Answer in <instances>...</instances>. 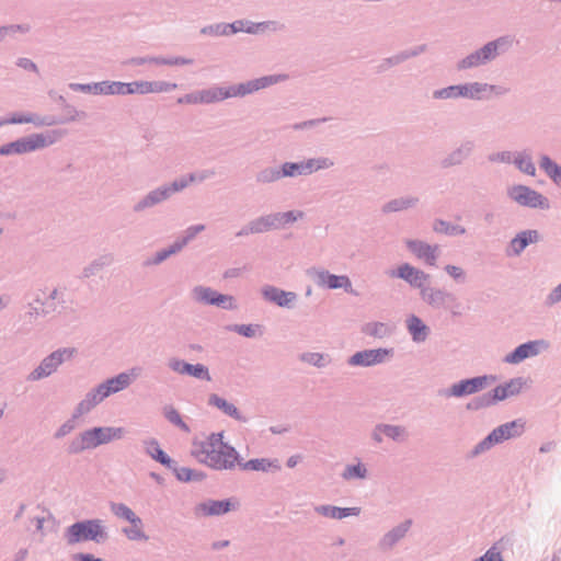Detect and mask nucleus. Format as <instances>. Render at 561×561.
I'll return each instance as SVG.
<instances>
[{
  "mask_svg": "<svg viewBox=\"0 0 561 561\" xmlns=\"http://www.w3.org/2000/svg\"><path fill=\"white\" fill-rule=\"evenodd\" d=\"M525 423L522 420L508 422L495 430L479 445L480 449H486L492 444H497L511 437L518 436L524 431Z\"/></svg>",
  "mask_w": 561,
  "mask_h": 561,
  "instance_id": "obj_7",
  "label": "nucleus"
},
{
  "mask_svg": "<svg viewBox=\"0 0 561 561\" xmlns=\"http://www.w3.org/2000/svg\"><path fill=\"white\" fill-rule=\"evenodd\" d=\"M319 283L322 286H325L331 289L335 288H345L346 290L351 289V282L346 276H337L332 275L327 272L319 273Z\"/></svg>",
  "mask_w": 561,
  "mask_h": 561,
  "instance_id": "obj_21",
  "label": "nucleus"
},
{
  "mask_svg": "<svg viewBox=\"0 0 561 561\" xmlns=\"http://www.w3.org/2000/svg\"><path fill=\"white\" fill-rule=\"evenodd\" d=\"M387 327L383 324H374V330H370L369 332L375 335H382L387 332Z\"/></svg>",
  "mask_w": 561,
  "mask_h": 561,
  "instance_id": "obj_57",
  "label": "nucleus"
},
{
  "mask_svg": "<svg viewBox=\"0 0 561 561\" xmlns=\"http://www.w3.org/2000/svg\"><path fill=\"white\" fill-rule=\"evenodd\" d=\"M34 122L32 116H13L12 118L3 122V124H24V123H32Z\"/></svg>",
  "mask_w": 561,
  "mask_h": 561,
  "instance_id": "obj_52",
  "label": "nucleus"
},
{
  "mask_svg": "<svg viewBox=\"0 0 561 561\" xmlns=\"http://www.w3.org/2000/svg\"><path fill=\"white\" fill-rule=\"evenodd\" d=\"M130 528H125L124 534L130 540H148V536L145 534L142 529V522L138 517L136 520L131 522Z\"/></svg>",
  "mask_w": 561,
  "mask_h": 561,
  "instance_id": "obj_32",
  "label": "nucleus"
},
{
  "mask_svg": "<svg viewBox=\"0 0 561 561\" xmlns=\"http://www.w3.org/2000/svg\"><path fill=\"white\" fill-rule=\"evenodd\" d=\"M408 205H409V202L403 201V199L393 201L387 205L386 209L389 211H397V210H401V209L408 207Z\"/></svg>",
  "mask_w": 561,
  "mask_h": 561,
  "instance_id": "obj_50",
  "label": "nucleus"
},
{
  "mask_svg": "<svg viewBox=\"0 0 561 561\" xmlns=\"http://www.w3.org/2000/svg\"><path fill=\"white\" fill-rule=\"evenodd\" d=\"M422 295H423L424 299H426L430 304H433V305H438L445 298V294L442 293L440 290H431V291L423 290Z\"/></svg>",
  "mask_w": 561,
  "mask_h": 561,
  "instance_id": "obj_41",
  "label": "nucleus"
},
{
  "mask_svg": "<svg viewBox=\"0 0 561 561\" xmlns=\"http://www.w3.org/2000/svg\"><path fill=\"white\" fill-rule=\"evenodd\" d=\"M103 399L100 398V394L98 393V389L93 392L87 396L84 400H82L78 408L75 416L82 415L87 412H89L93 407H95L98 403H100Z\"/></svg>",
  "mask_w": 561,
  "mask_h": 561,
  "instance_id": "obj_31",
  "label": "nucleus"
},
{
  "mask_svg": "<svg viewBox=\"0 0 561 561\" xmlns=\"http://www.w3.org/2000/svg\"><path fill=\"white\" fill-rule=\"evenodd\" d=\"M484 558L486 559V561H503L500 552L496 551L495 548L490 549L485 553Z\"/></svg>",
  "mask_w": 561,
  "mask_h": 561,
  "instance_id": "obj_54",
  "label": "nucleus"
},
{
  "mask_svg": "<svg viewBox=\"0 0 561 561\" xmlns=\"http://www.w3.org/2000/svg\"><path fill=\"white\" fill-rule=\"evenodd\" d=\"M540 165L556 183L561 184V167L556 164L548 157H542Z\"/></svg>",
  "mask_w": 561,
  "mask_h": 561,
  "instance_id": "obj_33",
  "label": "nucleus"
},
{
  "mask_svg": "<svg viewBox=\"0 0 561 561\" xmlns=\"http://www.w3.org/2000/svg\"><path fill=\"white\" fill-rule=\"evenodd\" d=\"M399 277L405 279L411 285L416 287H422L428 279V275L424 272L414 268L409 264H404L399 267L398 271Z\"/></svg>",
  "mask_w": 561,
  "mask_h": 561,
  "instance_id": "obj_16",
  "label": "nucleus"
},
{
  "mask_svg": "<svg viewBox=\"0 0 561 561\" xmlns=\"http://www.w3.org/2000/svg\"><path fill=\"white\" fill-rule=\"evenodd\" d=\"M194 295L197 300L203 302L224 307H230L232 305V297L217 294L209 288H196Z\"/></svg>",
  "mask_w": 561,
  "mask_h": 561,
  "instance_id": "obj_15",
  "label": "nucleus"
},
{
  "mask_svg": "<svg viewBox=\"0 0 561 561\" xmlns=\"http://www.w3.org/2000/svg\"><path fill=\"white\" fill-rule=\"evenodd\" d=\"M278 81L276 77H263L253 81H250L245 84H239L237 87H230L228 89L224 88H210L204 91H199L201 102L202 103H213L219 102L228 98L244 95L247 93H251L253 91H257L263 89L270 84H273Z\"/></svg>",
  "mask_w": 561,
  "mask_h": 561,
  "instance_id": "obj_3",
  "label": "nucleus"
},
{
  "mask_svg": "<svg viewBox=\"0 0 561 561\" xmlns=\"http://www.w3.org/2000/svg\"><path fill=\"white\" fill-rule=\"evenodd\" d=\"M185 240L181 243H175L174 245H172L170 248V250L168 251H163L161 253L158 254V257L156 260V262H161L163 261L168 255L172 254V253H175L178 250H180L184 244H185Z\"/></svg>",
  "mask_w": 561,
  "mask_h": 561,
  "instance_id": "obj_47",
  "label": "nucleus"
},
{
  "mask_svg": "<svg viewBox=\"0 0 561 561\" xmlns=\"http://www.w3.org/2000/svg\"><path fill=\"white\" fill-rule=\"evenodd\" d=\"M236 331L244 336H253L256 332V327L253 325H237Z\"/></svg>",
  "mask_w": 561,
  "mask_h": 561,
  "instance_id": "obj_51",
  "label": "nucleus"
},
{
  "mask_svg": "<svg viewBox=\"0 0 561 561\" xmlns=\"http://www.w3.org/2000/svg\"><path fill=\"white\" fill-rule=\"evenodd\" d=\"M382 433H385L387 436L393 438V439H398L399 437H401L402 435V430L400 427H397V426H390V425H386L381 428Z\"/></svg>",
  "mask_w": 561,
  "mask_h": 561,
  "instance_id": "obj_45",
  "label": "nucleus"
},
{
  "mask_svg": "<svg viewBox=\"0 0 561 561\" xmlns=\"http://www.w3.org/2000/svg\"><path fill=\"white\" fill-rule=\"evenodd\" d=\"M409 249L423 259L427 264L434 265L436 260V248L425 244L421 241H408Z\"/></svg>",
  "mask_w": 561,
  "mask_h": 561,
  "instance_id": "obj_20",
  "label": "nucleus"
},
{
  "mask_svg": "<svg viewBox=\"0 0 561 561\" xmlns=\"http://www.w3.org/2000/svg\"><path fill=\"white\" fill-rule=\"evenodd\" d=\"M261 26H262V24H257V25H252V26H249L248 28H244L243 27V22H241V21H238V22H234L233 24H231L232 32L247 31L249 33H254Z\"/></svg>",
  "mask_w": 561,
  "mask_h": 561,
  "instance_id": "obj_46",
  "label": "nucleus"
},
{
  "mask_svg": "<svg viewBox=\"0 0 561 561\" xmlns=\"http://www.w3.org/2000/svg\"><path fill=\"white\" fill-rule=\"evenodd\" d=\"M130 382V376L128 374H121L115 378L107 380L98 387V393L101 399H105L111 393H115L126 388Z\"/></svg>",
  "mask_w": 561,
  "mask_h": 561,
  "instance_id": "obj_14",
  "label": "nucleus"
},
{
  "mask_svg": "<svg viewBox=\"0 0 561 561\" xmlns=\"http://www.w3.org/2000/svg\"><path fill=\"white\" fill-rule=\"evenodd\" d=\"M510 196L520 205L529 207H548V203L542 195L527 186L518 185L508 191Z\"/></svg>",
  "mask_w": 561,
  "mask_h": 561,
  "instance_id": "obj_8",
  "label": "nucleus"
},
{
  "mask_svg": "<svg viewBox=\"0 0 561 561\" xmlns=\"http://www.w3.org/2000/svg\"><path fill=\"white\" fill-rule=\"evenodd\" d=\"M283 175L293 176L296 174H305V162L300 163H285L283 165Z\"/></svg>",
  "mask_w": 561,
  "mask_h": 561,
  "instance_id": "obj_38",
  "label": "nucleus"
},
{
  "mask_svg": "<svg viewBox=\"0 0 561 561\" xmlns=\"http://www.w3.org/2000/svg\"><path fill=\"white\" fill-rule=\"evenodd\" d=\"M547 450H549V447H545V446H542V447L540 448V451H541V453H545V451H547Z\"/></svg>",
  "mask_w": 561,
  "mask_h": 561,
  "instance_id": "obj_63",
  "label": "nucleus"
},
{
  "mask_svg": "<svg viewBox=\"0 0 561 561\" xmlns=\"http://www.w3.org/2000/svg\"><path fill=\"white\" fill-rule=\"evenodd\" d=\"M175 83L164 81H103L93 84H76L73 88L92 94L126 95V94H149L161 93L176 89Z\"/></svg>",
  "mask_w": 561,
  "mask_h": 561,
  "instance_id": "obj_1",
  "label": "nucleus"
},
{
  "mask_svg": "<svg viewBox=\"0 0 561 561\" xmlns=\"http://www.w3.org/2000/svg\"><path fill=\"white\" fill-rule=\"evenodd\" d=\"M525 382L522 378L512 379L510 382L499 386L494 389L493 399L504 400L511 396L519 393Z\"/></svg>",
  "mask_w": 561,
  "mask_h": 561,
  "instance_id": "obj_19",
  "label": "nucleus"
},
{
  "mask_svg": "<svg viewBox=\"0 0 561 561\" xmlns=\"http://www.w3.org/2000/svg\"><path fill=\"white\" fill-rule=\"evenodd\" d=\"M297 217L294 216V213L293 211H288V213H285L283 215H277V216H274V217H267V218H262L260 220H257L256 222L253 224V226L251 227V231H254V232H262V231H265L272 227H279L283 222H289V221H294L296 220Z\"/></svg>",
  "mask_w": 561,
  "mask_h": 561,
  "instance_id": "obj_13",
  "label": "nucleus"
},
{
  "mask_svg": "<svg viewBox=\"0 0 561 561\" xmlns=\"http://www.w3.org/2000/svg\"><path fill=\"white\" fill-rule=\"evenodd\" d=\"M201 94L199 92H196V93H191V94H187L183 98H180L178 100L179 103H190V104H197V103H202L201 100Z\"/></svg>",
  "mask_w": 561,
  "mask_h": 561,
  "instance_id": "obj_49",
  "label": "nucleus"
},
{
  "mask_svg": "<svg viewBox=\"0 0 561 561\" xmlns=\"http://www.w3.org/2000/svg\"><path fill=\"white\" fill-rule=\"evenodd\" d=\"M184 374L192 375L197 378H203L206 380H210V376L208 374V370L205 366L197 364V365H191L187 364V366H183Z\"/></svg>",
  "mask_w": 561,
  "mask_h": 561,
  "instance_id": "obj_36",
  "label": "nucleus"
},
{
  "mask_svg": "<svg viewBox=\"0 0 561 561\" xmlns=\"http://www.w3.org/2000/svg\"><path fill=\"white\" fill-rule=\"evenodd\" d=\"M170 366H171V368H172L173 370H175V371H178V373H180V374H184V371H183V366H187V364H186V363H184V362H181V360H172V362L170 363Z\"/></svg>",
  "mask_w": 561,
  "mask_h": 561,
  "instance_id": "obj_56",
  "label": "nucleus"
},
{
  "mask_svg": "<svg viewBox=\"0 0 561 561\" xmlns=\"http://www.w3.org/2000/svg\"><path fill=\"white\" fill-rule=\"evenodd\" d=\"M408 328L414 341H424L427 335V327L415 316L408 319Z\"/></svg>",
  "mask_w": 561,
  "mask_h": 561,
  "instance_id": "obj_28",
  "label": "nucleus"
},
{
  "mask_svg": "<svg viewBox=\"0 0 561 561\" xmlns=\"http://www.w3.org/2000/svg\"><path fill=\"white\" fill-rule=\"evenodd\" d=\"M23 67H25V68L30 67V68L34 69L35 65L33 62L28 61V60H24Z\"/></svg>",
  "mask_w": 561,
  "mask_h": 561,
  "instance_id": "obj_61",
  "label": "nucleus"
},
{
  "mask_svg": "<svg viewBox=\"0 0 561 561\" xmlns=\"http://www.w3.org/2000/svg\"><path fill=\"white\" fill-rule=\"evenodd\" d=\"M65 353H67V351L56 352L45 358L43 363L30 375V378L32 380H37L50 375L62 362V354Z\"/></svg>",
  "mask_w": 561,
  "mask_h": 561,
  "instance_id": "obj_12",
  "label": "nucleus"
},
{
  "mask_svg": "<svg viewBox=\"0 0 561 561\" xmlns=\"http://www.w3.org/2000/svg\"><path fill=\"white\" fill-rule=\"evenodd\" d=\"M409 528V523H405L404 525L398 527L397 529H394L393 531L389 533L386 537H385V542L387 545H392L396 542V540H398L400 537H402L407 530Z\"/></svg>",
  "mask_w": 561,
  "mask_h": 561,
  "instance_id": "obj_40",
  "label": "nucleus"
},
{
  "mask_svg": "<svg viewBox=\"0 0 561 561\" xmlns=\"http://www.w3.org/2000/svg\"><path fill=\"white\" fill-rule=\"evenodd\" d=\"M264 297L271 301L276 302L278 306H288L295 298L293 293H286L274 287L265 288Z\"/></svg>",
  "mask_w": 561,
  "mask_h": 561,
  "instance_id": "obj_25",
  "label": "nucleus"
},
{
  "mask_svg": "<svg viewBox=\"0 0 561 561\" xmlns=\"http://www.w3.org/2000/svg\"><path fill=\"white\" fill-rule=\"evenodd\" d=\"M561 300V284L550 295V301L557 302Z\"/></svg>",
  "mask_w": 561,
  "mask_h": 561,
  "instance_id": "obj_59",
  "label": "nucleus"
},
{
  "mask_svg": "<svg viewBox=\"0 0 561 561\" xmlns=\"http://www.w3.org/2000/svg\"><path fill=\"white\" fill-rule=\"evenodd\" d=\"M365 468L362 465L351 466L347 467L344 472V478L350 479L353 477H359L363 478L365 476Z\"/></svg>",
  "mask_w": 561,
  "mask_h": 561,
  "instance_id": "obj_44",
  "label": "nucleus"
},
{
  "mask_svg": "<svg viewBox=\"0 0 561 561\" xmlns=\"http://www.w3.org/2000/svg\"><path fill=\"white\" fill-rule=\"evenodd\" d=\"M516 164L517 167L525 173L529 174V175H534L535 174V165L533 164V162L530 161L529 158L527 157H520L516 160Z\"/></svg>",
  "mask_w": 561,
  "mask_h": 561,
  "instance_id": "obj_42",
  "label": "nucleus"
},
{
  "mask_svg": "<svg viewBox=\"0 0 561 561\" xmlns=\"http://www.w3.org/2000/svg\"><path fill=\"white\" fill-rule=\"evenodd\" d=\"M194 180L193 176H190L188 180L182 179L179 181H175L170 187H165L163 190H158L152 192L146 199V203L152 205L154 203H159L167 198L171 193L178 192L182 188H184L188 182H192Z\"/></svg>",
  "mask_w": 561,
  "mask_h": 561,
  "instance_id": "obj_17",
  "label": "nucleus"
},
{
  "mask_svg": "<svg viewBox=\"0 0 561 561\" xmlns=\"http://www.w3.org/2000/svg\"><path fill=\"white\" fill-rule=\"evenodd\" d=\"M165 417L173 424L180 426L184 431H188L187 425L182 421L180 413L173 408H167L164 411Z\"/></svg>",
  "mask_w": 561,
  "mask_h": 561,
  "instance_id": "obj_39",
  "label": "nucleus"
},
{
  "mask_svg": "<svg viewBox=\"0 0 561 561\" xmlns=\"http://www.w3.org/2000/svg\"><path fill=\"white\" fill-rule=\"evenodd\" d=\"M317 512L320 513L323 516L341 519L344 517H347L350 515H358L359 508L352 507V508H341L336 506H320L317 508Z\"/></svg>",
  "mask_w": 561,
  "mask_h": 561,
  "instance_id": "obj_24",
  "label": "nucleus"
},
{
  "mask_svg": "<svg viewBox=\"0 0 561 561\" xmlns=\"http://www.w3.org/2000/svg\"><path fill=\"white\" fill-rule=\"evenodd\" d=\"M232 507V503L230 501H208L206 503L201 504L199 511L204 515H220L229 512Z\"/></svg>",
  "mask_w": 561,
  "mask_h": 561,
  "instance_id": "obj_23",
  "label": "nucleus"
},
{
  "mask_svg": "<svg viewBox=\"0 0 561 561\" xmlns=\"http://www.w3.org/2000/svg\"><path fill=\"white\" fill-rule=\"evenodd\" d=\"M434 229H435L436 231H439V232H447V233H454V232H455V230H456L455 228H451V229L449 230V227H447V226L445 225V222H439V224L435 225Z\"/></svg>",
  "mask_w": 561,
  "mask_h": 561,
  "instance_id": "obj_58",
  "label": "nucleus"
},
{
  "mask_svg": "<svg viewBox=\"0 0 561 561\" xmlns=\"http://www.w3.org/2000/svg\"><path fill=\"white\" fill-rule=\"evenodd\" d=\"M486 380H488L486 377H476L472 379L462 380L458 383H455L450 388V394L454 397L472 394V393L481 390L482 388H484L486 385Z\"/></svg>",
  "mask_w": 561,
  "mask_h": 561,
  "instance_id": "obj_11",
  "label": "nucleus"
},
{
  "mask_svg": "<svg viewBox=\"0 0 561 561\" xmlns=\"http://www.w3.org/2000/svg\"><path fill=\"white\" fill-rule=\"evenodd\" d=\"M547 347L545 341H531L519 345L514 352L505 356V362L518 364L526 358L536 356L542 348Z\"/></svg>",
  "mask_w": 561,
  "mask_h": 561,
  "instance_id": "obj_9",
  "label": "nucleus"
},
{
  "mask_svg": "<svg viewBox=\"0 0 561 561\" xmlns=\"http://www.w3.org/2000/svg\"><path fill=\"white\" fill-rule=\"evenodd\" d=\"M298 462V457L297 456H294V457H290L287 461V465L288 467H295Z\"/></svg>",
  "mask_w": 561,
  "mask_h": 561,
  "instance_id": "obj_60",
  "label": "nucleus"
},
{
  "mask_svg": "<svg viewBox=\"0 0 561 561\" xmlns=\"http://www.w3.org/2000/svg\"><path fill=\"white\" fill-rule=\"evenodd\" d=\"M174 472L179 480L185 481V482L202 478V476L199 473H197L186 467L175 468Z\"/></svg>",
  "mask_w": 561,
  "mask_h": 561,
  "instance_id": "obj_37",
  "label": "nucleus"
},
{
  "mask_svg": "<svg viewBox=\"0 0 561 561\" xmlns=\"http://www.w3.org/2000/svg\"><path fill=\"white\" fill-rule=\"evenodd\" d=\"M193 455L215 469L231 468L237 461L236 450L222 442L221 434H211L205 440L195 443Z\"/></svg>",
  "mask_w": 561,
  "mask_h": 561,
  "instance_id": "obj_2",
  "label": "nucleus"
},
{
  "mask_svg": "<svg viewBox=\"0 0 561 561\" xmlns=\"http://www.w3.org/2000/svg\"><path fill=\"white\" fill-rule=\"evenodd\" d=\"M56 140L54 135H43L35 134L28 137L19 139L16 141L10 142L0 147V154L8 156L12 153H26L41 148H44L48 145H51Z\"/></svg>",
  "mask_w": 561,
  "mask_h": 561,
  "instance_id": "obj_5",
  "label": "nucleus"
},
{
  "mask_svg": "<svg viewBox=\"0 0 561 561\" xmlns=\"http://www.w3.org/2000/svg\"><path fill=\"white\" fill-rule=\"evenodd\" d=\"M333 165V162L328 158L310 159L305 162V174H310L314 171L327 169Z\"/></svg>",
  "mask_w": 561,
  "mask_h": 561,
  "instance_id": "obj_34",
  "label": "nucleus"
},
{
  "mask_svg": "<svg viewBox=\"0 0 561 561\" xmlns=\"http://www.w3.org/2000/svg\"><path fill=\"white\" fill-rule=\"evenodd\" d=\"M148 61L157 64V65H179V64H185V60L184 59H180V58H174V59L151 58Z\"/></svg>",
  "mask_w": 561,
  "mask_h": 561,
  "instance_id": "obj_48",
  "label": "nucleus"
},
{
  "mask_svg": "<svg viewBox=\"0 0 561 561\" xmlns=\"http://www.w3.org/2000/svg\"><path fill=\"white\" fill-rule=\"evenodd\" d=\"M538 233L535 230L524 231L515 239L512 240L511 247L514 253H519L523 251L527 244L537 241Z\"/></svg>",
  "mask_w": 561,
  "mask_h": 561,
  "instance_id": "obj_27",
  "label": "nucleus"
},
{
  "mask_svg": "<svg viewBox=\"0 0 561 561\" xmlns=\"http://www.w3.org/2000/svg\"><path fill=\"white\" fill-rule=\"evenodd\" d=\"M247 470L254 471H270V470H278L280 468L278 460H270V459H252L244 463L243 466Z\"/></svg>",
  "mask_w": 561,
  "mask_h": 561,
  "instance_id": "obj_26",
  "label": "nucleus"
},
{
  "mask_svg": "<svg viewBox=\"0 0 561 561\" xmlns=\"http://www.w3.org/2000/svg\"><path fill=\"white\" fill-rule=\"evenodd\" d=\"M459 96L471 98V99H480L482 94L486 92L491 93L495 90L493 85L480 84V83H471L466 85H457Z\"/></svg>",
  "mask_w": 561,
  "mask_h": 561,
  "instance_id": "obj_22",
  "label": "nucleus"
},
{
  "mask_svg": "<svg viewBox=\"0 0 561 561\" xmlns=\"http://www.w3.org/2000/svg\"><path fill=\"white\" fill-rule=\"evenodd\" d=\"M67 541L71 545L92 540L100 542L106 539V529L100 519H90L71 525L66 533Z\"/></svg>",
  "mask_w": 561,
  "mask_h": 561,
  "instance_id": "obj_4",
  "label": "nucleus"
},
{
  "mask_svg": "<svg viewBox=\"0 0 561 561\" xmlns=\"http://www.w3.org/2000/svg\"><path fill=\"white\" fill-rule=\"evenodd\" d=\"M111 508L117 517L124 518L129 523L138 518V516L128 506L124 504H112Z\"/></svg>",
  "mask_w": 561,
  "mask_h": 561,
  "instance_id": "obj_35",
  "label": "nucleus"
},
{
  "mask_svg": "<svg viewBox=\"0 0 561 561\" xmlns=\"http://www.w3.org/2000/svg\"><path fill=\"white\" fill-rule=\"evenodd\" d=\"M228 545V541H225V542H220V545H214L215 548H219V547H224V546H227Z\"/></svg>",
  "mask_w": 561,
  "mask_h": 561,
  "instance_id": "obj_62",
  "label": "nucleus"
},
{
  "mask_svg": "<svg viewBox=\"0 0 561 561\" xmlns=\"http://www.w3.org/2000/svg\"><path fill=\"white\" fill-rule=\"evenodd\" d=\"M124 434L125 430L123 427H94L82 433L80 437V448H94L114 439H119Z\"/></svg>",
  "mask_w": 561,
  "mask_h": 561,
  "instance_id": "obj_6",
  "label": "nucleus"
},
{
  "mask_svg": "<svg viewBox=\"0 0 561 561\" xmlns=\"http://www.w3.org/2000/svg\"><path fill=\"white\" fill-rule=\"evenodd\" d=\"M447 273L453 276L454 278H459L463 275V272L460 267L455 265H447L446 266Z\"/></svg>",
  "mask_w": 561,
  "mask_h": 561,
  "instance_id": "obj_53",
  "label": "nucleus"
},
{
  "mask_svg": "<svg viewBox=\"0 0 561 561\" xmlns=\"http://www.w3.org/2000/svg\"><path fill=\"white\" fill-rule=\"evenodd\" d=\"M434 96L436 99L457 98V96H459V94H458V87L457 85H451V87H448L446 89H442V90L435 91L434 92Z\"/></svg>",
  "mask_w": 561,
  "mask_h": 561,
  "instance_id": "obj_43",
  "label": "nucleus"
},
{
  "mask_svg": "<svg viewBox=\"0 0 561 561\" xmlns=\"http://www.w3.org/2000/svg\"><path fill=\"white\" fill-rule=\"evenodd\" d=\"M2 413H3L2 410H0V417L2 416Z\"/></svg>",
  "mask_w": 561,
  "mask_h": 561,
  "instance_id": "obj_64",
  "label": "nucleus"
},
{
  "mask_svg": "<svg viewBox=\"0 0 561 561\" xmlns=\"http://www.w3.org/2000/svg\"><path fill=\"white\" fill-rule=\"evenodd\" d=\"M497 44L489 43L486 44L480 51L469 56L465 60H462L461 67H472L477 66L492 57H494L496 51Z\"/></svg>",
  "mask_w": 561,
  "mask_h": 561,
  "instance_id": "obj_18",
  "label": "nucleus"
},
{
  "mask_svg": "<svg viewBox=\"0 0 561 561\" xmlns=\"http://www.w3.org/2000/svg\"><path fill=\"white\" fill-rule=\"evenodd\" d=\"M209 403L211 405H215L216 408L221 410L225 414H227L231 417H234L237 420L241 419L238 409L232 403H229L227 400L218 397L217 394H211L209 397Z\"/></svg>",
  "mask_w": 561,
  "mask_h": 561,
  "instance_id": "obj_29",
  "label": "nucleus"
},
{
  "mask_svg": "<svg viewBox=\"0 0 561 561\" xmlns=\"http://www.w3.org/2000/svg\"><path fill=\"white\" fill-rule=\"evenodd\" d=\"M389 354L390 351L385 348L358 352L351 357L350 364L354 366H370L383 362Z\"/></svg>",
  "mask_w": 561,
  "mask_h": 561,
  "instance_id": "obj_10",
  "label": "nucleus"
},
{
  "mask_svg": "<svg viewBox=\"0 0 561 561\" xmlns=\"http://www.w3.org/2000/svg\"><path fill=\"white\" fill-rule=\"evenodd\" d=\"M307 362H310L314 365H319L320 362L323 359L322 355L320 354H308L304 357Z\"/></svg>",
  "mask_w": 561,
  "mask_h": 561,
  "instance_id": "obj_55",
  "label": "nucleus"
},
{
  "mask_svg": "<svg viewBox=\"0 0 561 561\" xmlns=\"http://www.w3.org/2000/svg\"><path fill=\"white\" fill-rule=\"evenodd\" d=\"M147 453L157 461L161 462L164 466L170 467L171 459L164 454V451L160 448L157 440L147 442Z\"/></svg>",
  "mask_w": 561,
  "mask_h": 561,
  "instance_id": "obj_30",
  "label": "nucleus"
}]
</instances>
